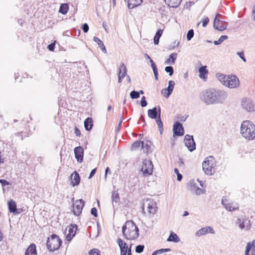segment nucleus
<instances>
[{
  "mask_svg": "<svg viewBox=\"0 0 255 255\" xmlns=\"http://www.w3.org/2000/svg\"><path fill=\"white\" fill-rule=\"evenodd\" d=\"M227 97L226 91L214 88L204 90L199 95L200 100L207 105L223 104Z\"/></svg>",
  "mask_w": 255,
  "mask_h": 255,
  "instance_id": "obj_1",
  "label": "nucleus"
},
{
  "mask_svg": "<svg viewBox=\"0 0 255 255\" xmlns=\"http://www.w3.org/2000/svg\"><path fill=\"white\" fill-rule=\"evenodd\" d=\"M123 236L127 240H134L139 236V229L132 221H128L122 227Z\"/></svg>",
  "mask_w": 255,
  "mask_h": 255,
  "instance_id": "obj_2",
  "label": "nucleus"
},
{
  "mask_svg": "<svg viewBox=\"0 0 255 255\" xmlns=\"http://www.w3.org/2000/svg\"><path fill=\"white\" fill-rule=\"evenodd\" d=\"M240 132L243 137L248 140L255 138V125L250 121L246 120L242 122Z\"/></svg>",
  "mask_w": 255,
  "mask_h": 255,
  "instance_id": "obj_3",
  "label": "nucleus"
},
{
  "mask_svg": "<svg viewBox=\"0 0 255 255\" xmlns=\"http://www.w3.org/2000/svg\"><path fill=\"white\" fill-rule=\"evenodd\" d=\"M216 160L213 156L205 158L202 163L203 170L207 175H212L215 173Z\"/></svg>",
  "mask_w": 255,
  "mask_h": 255,
  "instance_id": "obj_4",
  "label": "nucleus"
},
{
  "mask_svg": "<svg viewBox=\"0 0 255 255\" xmlns=\"http://www.w3.org/2000/svg\"><path fill=\"white\" fill-rule=\"evenodd\" d=\"M62 243V240L56 234H52L48 238L46 246L51 252H54L59 249Z\"/></svg>",
  "mask_w": 255,
  "mask_h": 255,
  "instance_id": "obj_5",
  "label": "nucleus"
},
{
  "mask_svg": "<svg viewBox=\"0 0 255 255\" xmlns=\"http://www.w3.org/2000/svg\"><path fill=\"white\" fill-rule=\"evenodd\" d=\"M153 165L150 160L145 159L143 161L141 171L144 176L151 175L153 172Z\"/></svg>",
  "mask_w": 255,
  "mask_h": 255,
  "instance_id": "obj_6",
  "label": "nucleus"
},
{
  "mask_svg": "<svg viewBox=\"0 0 255 255\" xmlns=\"http://www.w3.org/2000/svg\"><path fill=\"white\" fill-rule=\"evenodd\" d=\"M241 106L243 109L248 112L255 111L254 102L250 98H244L242 101Z\"/></svg>",
  "mask_w": 255,
  "mask_h": 255,
  "instance_id": "obj_7",
  "label": "nucleus"
},
{
  "mask_svg": "<svg viewBox=\"0 0 255 255\" xmlns=\"http://www.w3.org/2000/svg\"><path fill=\"white\" fill-rule=\"evenodd\" d=\"M240 81L238 78L235 75L227 76V80L225 86L229 88H235L239 86Z\"/></svg>",
  "mask_w": 255,
  "mask_h": 255,
  "instance_id": "obj_8",
  "label": "nucleus"
},
{
  "mask_svg": "<svg viewBox=\"0 0 255 255\" xmlns=\"http://www.w3.org/2000/svg\"><path fill=\"white\" fill-rule=\"evenodd\" d=\"M85 202L83 199L76 200L73 205V212L76 216L80 215L84 206Z\"/></svg>",
  "mask_w": 255,
  "mask_h": 255,
  "instance_id": "obj_9",
  "label": "nucleus"
},
{
  "mask_svg": "<svg viewBox=\"0 0 255 255\" xmlns=\"http://www.w3.org/2000/svg\"><path fill=\"white\" fill-rule=\"evenodd\" d=\"M184 141L185 145L190 151L192 152L196 149L195 142L192 135L186 134L185 136Z\"/></svg>",
  "mask_w": 255,
  "mask_h": 255,
  "instance_id": "obj_10",
  "label": "nucleus"
},
{
  "mask_svg": "<svg viewBox=\"0 0 255 255\" xmlns=\"http://www.w3.org/2000/svg\"><path fill=\"white\" fill-rule=\"evenodd\" d=\"M219 16H220L219 13L216 15L214 20L213 26L218 30L223 31L226 28L227 24L225 21L220 20L218 18Z\"/></svg>",
  "mask_w": 255,
  "mask_h": 255,
  "instance_id": "obj_11",
  "label": "nucleus"
},
{
  "mask_svg": "<svg viewBox=\"0 0 255 255\" xmlns=\"http://www.w3.org/2000/svg\"><path fill=\"white\" fill-rule=\"evenodd\" d=\"M173 136H182L184 134V128L182 125L178 122H175L173 127Z\"/></svg>",
  "mask_w": 255,
  "mask_h": 255,
  "instance_id": "obj_12",
  "label": "nucleus"
},
{
  "mask_svg": "<svg viewBox=\"0 0 255 255\" xmlns=\"http://www.w3.org/2000/svg\"><path fill=\"white\" fill-rule=\"evenodd\" d=\"M147 115L149 118L151 119H156L161 116V109L160 107L158 108L155 107L147 111Z\"/></svg>",
  "mask_w": 255,
  "mask_h": 255,
  "instance_id": "obj_13",
  "label": "nucleus"
},
{
  "mask_svg": "<svg viewBox=\"0 0 255 255\" xmlns=\"http://www.w3.org/2000/svg\"><path fill=\"white\" fill-rule=\"evenodd\" d=\"M189 188L191 192L195 193L197 195H200L205 192V190L199 188L194 181H191L190 182Z\"/></svg>",
  "mask_w": 255,
  "mask_h": 255,
  "instance_id": "obj_14",
  "label": "nucleus"
},
{
  "mask_svg": "<svg viewBox=\"0 0 255 255\" xmlns=\"http://www.w3.org/2000/svg\"><path fill=\"white\" fill-rule=\"evenodd\" d=\"M147 202L148 213L150 214H155L157 209L156 203L152 200H147Z\"/></svg>",
  "mask_w": 255,
  "mask_h": 255,
  "instance_id": "obj_15",
  "label": "nucleus"
},
{
  "mask_svg": "<svg viewBox=\"0 0 255 255\" xmlns=\"http://www.w3.org/2000/svg\"><path fill=\"white\" fill-rule=\"evenodd\" d=\"M208 233H210L211 234L215 233L213 229L211 227H206L200 229L196 232L195 235L197 237H200L206 235Z\"/></svg>",
  "mask_w": 255,
  "mask_h": 255,
  "instance_id": "obj_16",
  "label": "nucleus"
},
{
  "mask_svg": "<svg viewBox=\"0 0 255 255\" xmlns=\"http://www.w3.org/2000/svg\"><path fill=\"white\" fill-rule=\"evenodd\" d=\"M83 149L81 146H78L75 148V156L78 162H82L83 159Z\"/></svg>",
  "mask_w": 255,
  "mask_h": 255,
  "instance_id": "obj_17",
  "label": "nucleus"
},
{
  "mask_svg": "<svg viewBox=\"0 0 255 255\" xmlns=\"http://www.w3.org/2000/svg\"><path fill=\"white\" fill-rule=\"evenodd\" d=\"M77 230V226L76 224H71L68 229V233L66 235V240L68 241H70L75 236L76 231L74 229Z\"/></svg>",
  "mask_w": 255,
  "mask_h": 255,
  "instance_id": "obj_18",
  "label": "nucleus"
},
{
  "mask_svg": "<svg viewBox=\"0 0 255 255\" xmlns=\"http://www.w3.org/2000/svg\"><path fill=\"white\" fill-rule=\"evenodd\" d=\"M71 180V185L73 186H77L79 184L80 182V177L79 173L75 171L70 176Z\"/></svg>",
  "mask_w": 255,
  "mask_h": 255,
  "instance_id": "obj_19",
  "label": "nucleus"
},
{
  "mask_svg": "<svg viewBox=\"0 0 255 255\" xmlns=\"http://www.w3.org/2000/svg\"><path fill=\"white\" fill-rule=\"evenodd\" d=\"M251 251V255H255V241L252 244L250 242L247 244L246 248L245 255H250V252Z\"/></svg>",
  "mask_w": 255,
  "mask_h": 255,
  "instance_id": "obj_20",
  "label": "nucleus"
},
{
  "mask_svg": "<svg viewBox=\"0 0 255 255\" xmlns=\"http://www.w3.org/2000/svg\"><path fill=\"white\" fill-rule=\"evenodd\" d=\"M225 201H227V200H225L224 198L222 200V203L224 207L228 211H232L236 210L239 209V205L237 204L233 205V203H226Z\"/></svg>",
  "mask_w": 255,
  "mask_h": 255,
  "instance_id": "obj_21",
  "label": "nucleus"
},
{
  "mask_svg": "<svg viewBox=\"0 0 255 255\" xmlns=\"http://www.w3.org/2000/svg\"><path fill=\"white\" fill-rule=\"evenodd\" d=\"M8 210L10 213H12L15 214H18L20 213V212L17 211L16 208V204L15 201L11 200L8 202Z\"/></svg>",
  "mask_w": 255,
  "mask_h": 255,
  "instance_id": "obj_22",
  "label": "nucleus"
},
{
  "mask_svg": "<svg viewBox=\"0 0 255 255\" xmlns=\"http://www.w3.org/2000/svg\"><path fill=\"white\" fill-rule=\"evenodd\" d=\"M25 255H37L36 246L34 244H30L26 249Z\"/></svg>",
  "mask_w": 255,
  "mask_h": 255,
  "instance_id": "obj_23",
  "label": "nucleus"
},
{
  "mask_svg": "<svg viewBox=\"0 0 255 255\" xmlns=\"http://www.w3.org/2000/svg\"><path fill=\"white\" fill-rule=\"evenodd\" d=\"M168 6L173 8L177 7L182 1V0H164Z\"/></svg>",
  "mask_w": 255,
  "mask_h": 255,
  "instance_id": "obj_24",
  "label": "nucleus"
},
{
  "mask_svg": "<svg viewBox=\"0 0 255 255\" xmlns=\"http://www.w3.org/2000/svg\"><path fill=\"white\" fill-rule=\"evenodd\" d=\"M142 2V0H128V7L129 9H132L135 7L138 6Z\"/></svg>",
  "mask_w": 255,
  "mask_h": 255,
  "instance_id": "obj_25",
  "label": "nucleus"
},
{
  "mask_svg": "<svg viewBox=\"0 0 255 255\" xmlns=\"http://www.w3.org/2000/svg\"><path fill=\"white\" fill-rule=\"evenodd\" d=\"M93 126L92 118H87L84 121V127L86 130H90Z\"/></svg>",
  "mask_w": 255,
  "mask_h": 255,
  "instance_id": "obj_26",
  "label": "nucleus"
},
{
  "mask_svg": "<svg viewBox=\"0 0 255 255\" xmlns=\"http://www.w3.org/2000/svg\"><path fill=\"white\" fill-rule=\"evenodd\" d=\"M177 57V54L175 52L172 53L169 55V58L165 61V63L167 64H174Z\"/></svg>",
  "mask_w": 255,
  "mask_h": 255,
  "instance_id": "obj_27",
  "label": "nucleus"
},
{
  "mask_svg": "<svg viewBox=\"0 0 255 255\" xmlns=\"http://www.w3.org/2000/svg\"><path fill=\"white\" fill-rule=\"evenodd\" d=\"M120 74L121 77H125L127 75V69L126 65L124 63H121L120 67L119 69V74Z\"/></svg>",
  "mask_w": 255,
  "mask_h": 255,
  "instance_id": "obj_28",
  "label": "nucleus"
},
{
  "mask_svg": "<svg viewBox=\"0 0 255 255\" xmlns=\"http://www.w3.org/2000/svg\"><path fill=\"white\" fill-rule=\"evenodd\" d=\"M167 241L178 243L180 241V239L176 234L174 233L173 232H171L169 236L167 239Z\"/></svg>",
  "mask_w": 255,
  "mask_h": 255,
  "instance_id": "obj_29",
  "label": "nucleus"
},
{
  "mask_svg": "<svg viewBox=\"0 0 255 255\" xmlns=\"http://www.w3.org/2000/svg\"><path fill=\"white\" fill-rule=\"evenodd\" d=\"M199 77L202 79L205 78L208 73V70L206 69V66H201L200 67L199 69Z\"/></svg>",
  "mask_w": 255,
  "mask_h": 255,
  "instance_id": "obj_30",
  "label": "nucleus"
},
{
  "mask_svg": "<svg viewBox=\"0 0 255 255\" xmlns=\"http://www.w3.org/2000/svg\"><path fill=\"white\" fill-rule=\"evenodd\" d=\"M162 32H163L162 30H161L160 29H158L156 31V34L153 38V42L155 45H157L158 44L159 40L160 37L162 35Z\"/></svg>",
  "mask_w": 255,
  "mask_h": 255,
  "instance_id": "obj_31",
  "label": "nucleus"
},
{
  "mask_svg": "<svg viewBox=\"0 0 255 255\" xmlns=\"http://www.w3.org/2000/svg\"><path fill=\"white\" fill-rule=\"evenodd\" d=\"M117 242L120 247V250H122V249L123 250L129 249L127 244L123 241L121 239L118 238L117 240Z\"/></svg>",
  "mask_w": 255,
  "mask_h": 255,
  "instance_id": "obj_32",
  "label": "nucleus"
},
{
  "mask_svg": "<svg viewBox=\"0 0 255 255\" xmlns=\"http://www.w3.org/2000/svg\"><path fill=\"white\" fill-rule=\"evenodd\" d=\"M68 4L67 3H63L60 5L59 11L63 14H65L68 12Z\"/></svg>",
  "mask_w": 255,
  "mask_h": 255,
  "instance_id": "obj_33",
  "label": "nucleus"
},
{
  "mask_svg": "<svg viewBox=\"0 0 255 255\" xmlns=\"http://www.w3.org/2000/svg\"><path fill=\"white\" fill-rule=\"evenodd\" d=\"M175 85V82L173 81L170 80L168 82V86L167 88V91H168V96H170L172 93L174 87Z\"/></svg>",
  "mask_w": 255,
  "mask_h": 255,
  "instance_id": "obj_34",
  "label": "nucleus"
},
{
  "mask_svg": "<svg viewBox=\"0 0 255 255\" xmlns=\"http://www.w3.org/2000/svg\"><path fill=\"white\" fill-rule=\"evenodd\" d=\"M142 144H143V141L140 140L135 141L132 144L131 146V150H135L138 148L139 147L141 146Z\"/></svg>",
  "mask_w": 255,
  "mask_h": 255,
  "instance_id": "obj_35",
  "label": "nucleus"
},
{
  "mask_svg": "<svg viewBox=\"0 0 255 255\" xmlns=\"http://www.w3.org/2000/svg\"><path fill=\"white\" fill-rule=\"evenodd\" d=\"M216 76L218 79L225 86L226 80H227V77L223 74L220 73L217 74Z\"/></svg>",
  "mask_w": 255,
  "mask_h": 255,
  "instance_id": "obj_36",
  "label": "nucleus"
},
{
  "mask_svg": "<svg viewBox=\"0 0 255 255\" xmlns=\"http://www.w3.org/2000/svg\"><path fill=\"white\" fill-rule=\"evenodd\" d=\"M130 97L132 99H137L139 97V92L133 90L130 93Z\"/></svg>",
  "mask_w": 255,
  "mask_h": 255,
  "instance_id": "obj_37",
  "label": "nucleus"
},
{
  "mask_svg": "<svg viewBox=\"0 0 255 255\" xmlns=\"http://www.w3.org/2000/svg\"><path fill=\"white\" fill-rule=\"evenodd\" d=\"M113 201L116 203L119 202L120 200L119 194L117 191H114L112 194Z\"/></svg>",
  "mask_w": 255,
  "mask_h": 255,
  "instance_id": "obj_38",
  "label": "nucleus"
},
{
  "mask_svg": "<svg viewBox=\"0 0 255 255\" xmlns=\"http://www.w3.org/2000/svg\"><path fill=\"white\" fill-rule=\"evenodd\" d=\"M194 30L190 29L187 33V39L188 41H190L194 36Z\"/></svg>",
  "mask_w": 255,
  "mask_h": 255,
  "instance_id": "obj_39",
  "label": "nucleus"
},
{
  "mask_svg": "<svg viewBox=\"0 0 255 255\" xmlns=\"http://www.w3.org/2000/svg\"><path fill=\"white\" fill-rule=\"evenodd\" d=\"M165 71L169 73V76H172L174 73L173 68L171 66H168L165 67Z\"/></svg>",
  "mask_w": 255,
  "mask_h": 255,
  "instance_id": "obj_40",
  "label": "nucleus"
},
{
  "mask_svg": "<svg viewBox=\"0 0 255 255\" xmlns=\"http://www.w3.org/2000/svg\"><path fill=\"white\" fill-rule=\"evenodd\" d=\"M144 245H139L135 247V251L137 253H141L143 251Z\"/></svg>",
  "mask_w": 255,
  "mask_h": 255,
  "instance_id": "obj_41",
  "label": "nucleus"
},
{
  "mask_svg": "<svg viewBox=\"0 0 255 255\" xmlns=\"http://www.w3.org/2000/svg\"><path fill=\"white\" fill-rule=\"evenodd\" d=\"M142 148L146 153H148L149 151L150 146L147 143H144L143 142V144L141 145Z\"/></svg>",
  "mask_w": 255,
  "mask_h": 255,
  "instance_id": "obj_42",
  "label": "nucleus"
},
{
  "mask_svg": "<svg viewBox=\"0 0 255 255\" xmlns=\"http://www.w3.org/2000/svg\"><path fill=\"white\" fill-rule=\"evenodd\" d=\"M93 40L95 42H96L98 44L100 48L101 47H102L103 45H104L103 41H101L98 37H94Z\"/></svg>",
  "mask_w": 255,
  "mask_h": 255,
  "instance_id": "obj_43",
  "label": "nucleus"
},
{
  "mask_svg": "<svg viewBox=\"0 0 255 255\" xmlns=\"http://www.w3.org/2000/svg\"><path fill=\"white\" fill-rule=\"evenodd\" d=\"M90 255H100V252L98 249H93L89 252Z\"/></svg>",
  "mask_w": 255,
  "mask_h": 255,
  "instance_id": "obj_44",
  "label": "nucleus"
},
{
  "mask_svg": "<svg viewBox=\"0 0 255 255\" xmlns=\"http://www.w3.org/2000/svg\"><path fill=\"white\" fill-rule=\"evenodd\" d=\"M156 120V123L158 128H162V127H163V123L161 120V116L157 118Z\"/></svg>",
  "mask_w": 255,
  "mask_h": 255,
  "instance_id": "obj_45",
  "label": "nucleus"
},
{
  "mask_svg": "<svg viewBox=\"0 0 255 255\" xmlns=\"http://www.w3.org/2000/svg\"><path fill=\"white\" fill-rule=\"evenodd\" d=\"M174 172L177 174V179L178 181H181L182 179V175L179 172V170L177 168H174Z\"/></svg>",
  "mask_w": 255,
  "mask_h": 255,
  "instance_id": "obj_46",
  "label": "nucleus"
},
{
  "mask_svg": "<svg viewBox=\"0 0 255 255\" xmlns=\"http://www.w3.org/2000/svg\"><path fill=\"white\" fill-rule=\"evenodd\" d=\"M140 104L142 107H145L147 106V103L144 96L142 97Z\"/></svg>",
  "mask_w": 255,
  "mask_h": 255,
  "instance_id": "obj_47",
  "label": "nucleus"
},
{
  "mask_svg": "<svg viewBox=\"0 0 255 255\" xmlns=\"http://www.w3.org/2000/svg\"><path fill=\"white\" fill-rule=\"evenodd\" d=\"M237 54L243 60L244 62H247V60L244 56V52L243 51L238 52Z\"/></svg>",
  "mask_w": 255,
  "mask_h": 255,
  "instance_id": "obj_48",
  "label": "nucleus"
},
{
  "mask_svg": "<svg viewBox=\"0 0 255 255\" xmlns=\"http://www.w3.org/2000/svg\"><path fill=\"white\" fill-rule=\"evenodd\" d=\"M82 30H83V31L85 33L87 32L88 31V30H89V29L88 24L87 23H84L82 25Z\"/></svg>",
  "mask_w": 255,
  "mask_h": 255,
  "instance_id": "obj_49",
  "label": "nucleus"
},
{
  "mask_svg": "<svg viewBox=\"0 0 255 255\" xmlns=\"http://www.w3.org/2000/svg\"><path fill=\"white\" fill-rule=\"evenodd\" d=\"M91 214L93 215L95 217H97L98 216L97 214V210L96 208L93 207L91 210Z\"/></svg>",
  "mask_w": 255,
  "mask_h": 255,
  "instance_id": "obj_50",
  "label": "nucleus"
},
{
  "mask_svg": "<svg viewBox=\"0 0 255 255\" xmlns=\"http://www.w3.org/2000/svg\"><path fill=\"white\" fill-rule=\"evenodd\" d=\"M209 19L207 17H205L202 21V26L203 27H206L209 23Z\"/></svg>",
  "mask_w": 255,
  "mask_h": 255,
  "instance_id": "obj_51",
  "label": "nucleus"
},
{
  "mask_svg": "<svg viewBox=\"0 0 255 255\" xmlns=\"http://www.w3.org/2000/svg\"><path fill=\"white\" fill-rule=\"evenodd\" d=\"M55 44L54 43H52L48 45V49L49 51H53L55 49Z\"/></svg>",
  "mask_w": 255,
  "mask_h": 255,
  "instance_id": "obj_52",
  "label": "nucleus"
},
{
  "mask_svg": "<svg viewBox=\"0 0 255 255\" xmlns=\"http://www.w3.org/2000/svg\"><path fill=\"white\" fill-rule=\"evenodd\" d=\"M164 253L163 249L157 250L155 251H154L152 254L154 255H160Z\"/></svg>",
  "mask_w": 255,
  "mask_h": 255,
  "instance_id": "obj_53",
  "label": "nucleus"
},
{
  "mask_svg": "<svg viewBox=\"0 0 255 255\" xmlns=\"http://www.w3.org/2000/svg\"><path fill=\"white\" fill-rule=\"evenodd\" d=\"M161 94L166 98H168L169 96H168V91H167V88L163 89L161 91Z\"/></svg>",
  "mask_w": 255,
  "mask_h": 255,
  "instance_id": "obj_54",
  "label": "nucleus"
},
{
  "mask_svg": "<svg viewBox=\"0 0 255 255\" xmlns=\"http://www.w3.org/2000/svg\"><path fill=\"white\" fill-rule=\"evenodd\" d=\"M0 183L1 184L2 186H5L9 184L8 182L4 179H0Z\"/></svg>",
  "mask_w": 255,
  "mask_h": 255,
  "instance_id": "obj_55",
  "label": "nucleus"
},
{
  "mask_svg": "<svg viewBox=\"0 0 255 255\" xmlns=\"http://www.w3.org/2000/svg\"><path fill=\"white\" fill-rule=\"evenodd\" d=\"M121 251V255H127V254L128 253V249H123L120 250Z\"/></svg>",
  "mask_w": 255,
  "mask_h": 255,
  "instance_id": "obj_56",
  "label": "nucleus"
},
{
  "mask_svg": "<svg viewBox=\"0 0 255 255\" xmlns=\"http://www.w3.org/2000/svg\"><path fill=\"white\" fill-rule=\"evenodd\" d=\"M96 170H97L96 168L92 170V171H91V172L90 173V175H89V176L88 178L89 179L91 178L95 175V174L96 172Z\"/></svg>",
  "mask_w": 255,
  "mask_h": 255,
  "instance_id": "obj_57",
  "label": "nucleus"
},
{
  "mask_svg": "<svg viewBox=\"0 0 255 255\" xmlns=\"http://www.w3.org/2000/svg\"><path fill=\"white\" fill-rule=\"evenodd\" d=\"M74 133L77 136H80L81 135V131L76 127L74 129Z\"/></svg>",
  "mask_w": 255,
  "mask_h": 255,
  "instance_id": "obj_58",
  "label": "nucleus"
},
{
  "mask_svg": "<svg viewBox=\"0 0 255 255\" xmlns=\"http://www.w3.org/2000/svg\"><path fill=\"white\" fill-rule=\"evenodd\" d=\"M108 173H110L111 174V172L110 171V168L109 167H107L106 168V170H105V179H106L107 178V175Z\"/></svg>",
  "mask_w": 255,
  "mask_h": 255,
  "instance_id": "obj_59",
  "label": "nucleus"
},
{
  "mask_svg": "<svg viewBox=\"0 0 255 255\" xmlns=\"http://www.w3.org/2000/svg\"><path fill=\"white\" fill-rule=\"evenodd\" d=\"M228 38V36L227 35H222L220 38L219 40L222 43L224 40L227 39Z\"/></svg>",
  "mask_w": 255,
  "mask_h": 255,
  "instance_id": "obj_60",
  "label": "nucleus"
},
{
  "mask_svg": "<svg viewBox=\"0 0 255 255\" xmlns=\"http://www.w3.org/2000/svg\"><path fill=\"white\" fill-rule=\"evenodd\" d=\"M179 44V41H175L174 42V45L172 47L169 48V49H173L175 47L178 46Z\"/></svg>",
  "mask_w": 255,
  "mask_h": 255,
  "instance_id": "obj_61",
  "label": "nucleus"
},
{
  "mask_svg": "<svg viewBox=\"0 0 255 255\" xmlns=\"http://www.w3.org/2000/svg\"><path fill=\"white\" fill-rule=\"evenodd\" d=\"M151 67L153 70V72L158 70L155 63L151 64Z\"/></svg>",
  "mask_w": 255,
  "mask_h": 255,
  "instance_id": "obj_62",
  "label": "nucleus"
},
{
  "mask_svg": "<svg viewBox=\"0 0 255 255\" xmlns=\"http://www.w3.org/2000/svg\"><path fill=\"white\" fill-rule=\"evenodd\" d=\"M100 48L101 49V50H102V51L104 53H107V50H106V47L105 46V45H103L102 47H101Z\"/></svg>",
  "mask_w": 255,
  "mask_h": 255,
  "instance_id": "obj_63",
  "label": "nucleus"
},
{
  "mask_svg": "<svg viewBox=\"0 0 255 255\" xmlns=\"http://www.w3.org/2000/svg\"><path fill=\"white\" fill-rule=\"evenodd\" d=\"M178 164L180 166H183L184 165V162L181 158H179Z\"/></svg>",
  "mask_w": 255,
  "mask_h": 255,
  "instance_id": "obj_64",
  "label": "nucleus"
}]
</instances>
